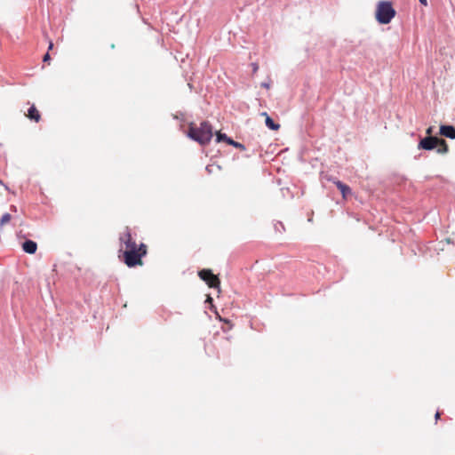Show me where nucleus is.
<instances>
[{"instance_id":"9d476101","label":"nucleus","mask_w":455,"mask_h":455,"mask_svg":"<svg viewBox=\"0 0 455 455\" xmlns=\"http://www.w3.org/2000/svg\"><path fill=\"white\" fill-rule=\"evenodd\" d=\"M449 151V146L447 142L440 138L438 146L436 147V152L440 155H445Z\"/></svg>"},{"instance_id":"0eeeda50","label":"nucleus","mask_w":455,"mask_h":455,"mask_svg":"<svg viewBox=\"0 0 455 455\" xmlns=\"http://www.w3.org/2000/svg\"><path fill=\"white\" fill-rule=\"evenodd\" d=\"M334 184L336 185L337 188L341 193L342 197L344 199H347L349 196L352 195V189L347 184H346L339 180H335Z\"/></svg>"},{"instance_id":"b1692460","label":"nucleus","mask_w":455,"mask_h":455,"mask_svg":"<svg viewBox=\"0 0 455 455\" xmlns=\"http://www.w3.org/2000/svg\"><path fill=\"white\" fill-rule=\"evenodd\" d=\"M262 86L267 88V89H269L270 88V84L268 83H263L262 84Z\"/></svg>"},{"instance_id":"6ab92c4d","label":"nucleus","mask_w":455,"mask_h":455,"mask_svg":"<svg viewBox=\"0 0 455 455\" xmlns=\"http://www.w3.org/2000/svg\"><path fill=\"white\" fill-rule=\"evenodd\" d=\"M433 130H434L433 126H429L427 128L426 132H427V136H432Z\"/></svg>"},{"instance_id":"aec40b11","label":"nucleus","mask_w":455,"mask_h":455,"mask_svg":"<svg viewBox=\"0 0 455 455\" xmlns=\"http://www.w3.org/2000/svg\"><path fill=\"white\" fill-rule=\"evenodd\" d=\"M50 60H51L50 54L47 52V53L44 56L43 60H44V62H47V61H49Z\"/></svg>"},{"instance_id":"412c9836","label":"nucleus","mask_w":455,"mask_h":455,"mask_svg":"<svg viewBox=\"0 0 455 455\" xmlns=\"http://www.w3.org/2000/svg\"><path fill=\"white\" fill-rule=\"evenodd\" d=\"M440 417H441V412L439 411H437L435 414V422L440 419Z\"/></svg>"},{"instance_id":"a878e982","label":"nucleus","mask_w":455,"mask_h":455,"mask_svg":"<svg viewBox=\"0 0 455 455\" xmlns=\"http://www.w3.org/2000/svg\"><path fill=\"white\" fill-rule=\"evenodd\" d=\"M253 72H256L259 68L258 65L257 64H253Z\"/></svg>"},{"instance_id":"5701e85b","label":"nucleus","mask_w":455,"mask_h":455,"mask_svg":"<svg viewBox=\"0 0 455 455\" xmlns=\"http://www.w3.org/2000/svg\"><path fill=\"white\" fill-rule=\"evenodd\" d=\"M421 4H423L424 6H427V0H419Z\"/></svg>"},{"instance_id":"f03ea898","label":"nucleus","mask_w":455,"mask_h":455,"mask_svg":"<svg viewBox=\"0 0 455 455\" xmlns=\"http://www.w3.org/2000/svg\"><path fill=\"white\" fill-rule=\"evenodd\" d=\"M186 134L190 140L204 147L213 137V127L208 121H202L199 125L190 122Z\"/></svg>"},{"instance_id":"20e7f679","label":"nucleus","mask_w":455,"mask_h":455,"mask_svg":"<svg viewBox=\"0 0 455 455\" xmlns=\"http://www.w3.org/2000/svg\"><path fill=\"white\" fill-rule=\"evenodd\" d=\"M199 277L204 281L210 288L220 291V280L209 268H204L198 272Z\"/></svg>"},{"instance_id":"ddd939ff","label":"nucleus","mask_w":455,"mask_h":455,"mask_svg":"<svg viewBox=\"0 0 455 455\" xmlns=\"http://www.w3.org/2000/svg\"><path fill=\"white\" fill-rule=\"evenodd\" d=\"M274 228H275V230L276 232H280V233H282V232L285 231L284 225H283V222H281V221H276V222L275 223V225H274Z\"/></svg>"},{"instance_id":"423d86ee","label":"nucleus","mask_w":455,"mask_h":455,"mask_svg":"<svg viewBox=\"0 0 455 455\" xmlns=\"http://www.w3.org/2000/svg\"><path fill=\"white\" fill-rule=\"evenodd\" d=\"M440 134L451 140L455 139V127L451 124H441Z\"/></svg>"},{"instance_id":"a211bd4d","label":"nucleus","mask_w":455,"mask_h":455,"mask_svg":"<svg viewBox=\"0 0 455 455\" xmlns=\"http://www.w3.org/2000/svg\"><path fill=\"white\" fill-rule=\"evenodd\" d=\"M235 140H234L231 137L228 136V140H226L225 143L233 146Z\"/></svg>"},{"instance_id":"1a4fd4ad","label":"nucleus","mask_w":455,"mask_h":455,"mask_svg":"<svg viewBox=\"0 0 455 455\" xmlns=\"http://www.w3.org/2000/svg\"><path fill=\"white\" fill-rule=\"evenodd\" d=\"M265 124L272 131H277L280 128V124L272 117V116H265Z\"/></svg>"},{"instance_id":"f3484780","label":"nucleus","mask_w":455,"mask_h":455,"mask_svg":"<svg viewBox=\"0 0 455 455\" xmlns=\"http://www.w3.org/2000/svg\"><path fill=\"white\" fill-rule=\"evenodd\" d=\"M235 140H234L231 137L228 136V140H226L225 143L233 146Z\"/></svg>"},{"instance_id":"f257e3e1","label":"nucleus","mask_w":455,"mask_h":455,"mask_svg":"<svg viewBox=\"0 0 455 455\" xmlns=\"http://www.w3.org/2000/svg\"><path fill=\"white\" fill-rule=\"evenodd\" d=\"M121 244L125 245V250H119L122 255H119L121 260L128 267H135L142 265V258L148 253L147 245L140 243L139 245L132 237L129 228H126L125 232L119 238Z\"/></svg>"},{"instance_id":"39448f33","label":"nucleus","mask_w":455,"mask_h":455,"mask_svg":"<svg viewBox=\"0 0 455 455\" xmlns=\"http://www.w3.org/2000/svg\"><path fill=\"white\" fill-rule=\"evenodd\" d=\"M439 140L440 138L435 136H426L424 138H420L418 144V148L427 151L434 150L438 146Z\"/></svg>"},{"instance_id":"cd10ccee","label":"nucleus","mask_w":455,"mask_h":455,"mask_svg":"<svg viewBox=\"0 0 455 455\" xmlns=\"http://www.w3.org/2000/svg\"><path fill=\"white\" fill-rule=\"evenodd\" d=\"M185 116H186L185 115H182V116H181V117H182V118H181L180 120H181V121H185V120H186V119L184 118Z\"/></svg>"},{"instance_id":"bb28decb","label":"nucleus","mask_w":455,"mask_h":455,"mask_svg":"<svg viewBox=\"0 0 455 455\" xmlns=\"http://www.w3.org/2000/svg\"><path fill=\"white\" fill-rule=\"evenodd\" d=\"M0 184L3 185L5 189H9V188L0 180Z\"/></svg>"},{"instance_id":"c85d7f7f","label":"nucleus","mask_w":455,"mask_h":455,"mask_svg":"<svg viewBox=\"0 0 455 455\" xmlns=\"http://www.w3.org/2000/svg\"><path fill=\"white\" fill-rule=\"evenodd\" d=\"M173 117H174L175 119H177V120L179 119V116H178V115L173 116Z\"/></svg>"},{"instance_id":"4468645a","label":"nucleus","mask_w":455,"mask_h":455,"mask_svg":"<svg viewBox=\"0 0 455 455\" xmlns=\"http://www.w3.org/2000/svg\"><path fill=\"white\" fill-rule=\"evenodd\" d=\"M232 147H234V148H235L237 149H240V150H245L246 149V147L243 143L238 142V141H235Z\"/></svg>"},{"instance_id":"2eb2a0df","label":"nucleus","mask_w":455,"mask_h":455,"mask_svg":"<svg viewBox=\"0 0 455 455\" xmlns=\"http://www.w3.org/2000/svg\"><path fill=\"white\" fill-rule=\"evenodd\" d=\"M30 121L38 123L41 120L42 116H26Z\"/></svg>"},{"instance_id":"f8f14e48","label":"nucleus","mask_w":455,"mask_h":455,"mask_svg":"<svg viewBox=\"0 0 455 455\" xmlns=\"http://www.w3.org/2000/svg\"><path fill=\"white\" fill-rule=\"evenodd\" d=\"M11 219H12V215L10 213H8V212L4 213L2 215L1 220H0L1 225H4V224L8 223L11 220Z\"/></svg>"},{"instance_id":"dca6fc26","label":"nucleus","mask_w":455,"mask_h":455,"mask_svg":"<svg viewBox=\"0 0 455 455\" xmlns=\"http://www.w3.org/2000/svg\"><path fill=\"white\" fill-rule=\"evenodd\" d=\"M27 114H38V111L36 107L32 105L28 108Z\"/></svg>"},{"instance_id":"4be33fe9","label":"nucleus","mask_w":455,"mask_h":455,"mask_svg":"<svg viewBox=\"0 0 455 455\" xmlns=\"http://www.w3.org/2000/svg\"><path fill=\"white\" fill-rule=\"evenodd\" d=\"M205 170H206V172H207L209 174H211V173H212V166H211V165H207V166L205 167Z\"/></svg>"},{"instance_id":"393cba45","label":"nucleus","mask_w":455,"mask_h":455,"mask_svg":"<svg viewBox=\"0 0 455 455\" xmlns=\"http://www.w3.org/2000/svg\"><path fill=\"white\" fill-rule=\"evenodd\" d=\"M53 48V43L52 41L49 42L48 50H52Z\"/></svg>"},{"instance_id":"6e6552de","label":"nucleus","mask_w":455,"mask_h":455,"mask_svg":"<svg viewBox=\"0 0 455 455\" xmlns=\"http://www.w3.org/2000/svg\"><path fill=\"white\" fill-rule=\"evenodd\" d=\"M22 250L28 254H34L36 253L37 250V243L31 240V239H26L22 243Z\"/></svg>"},{"instance_id":"9b49d317","label":"nucleus","mask_w":455,"mask_h":455,"mask_svg":"<svg viewBox=\"0 0 455 455\" xmlns=\"http://www.w3.org/2000/svg\"><path fill=\"white\" fill-rule=\"evenodd\" d=\"M213 135H215V142L216 143H221L225 142L226 140H228V135L225 132H222L221 131L213 132Z\"/></svg>"},{"instance_id":"7ed1b4c3","label":"nucleus","mask_w":455,"mask_h":455,"mask_svg":"<svg viewBox=\"0 0 455 455\" xmlns=\"http://www.w3.org/2000/svg\"><path fill=\"white\" fill-rule=\"evenodd\" d=\"M396 12L389 1H379L376 7L375 18L380 24H388L395 16Z\"/></svg>"}]
</instances>
